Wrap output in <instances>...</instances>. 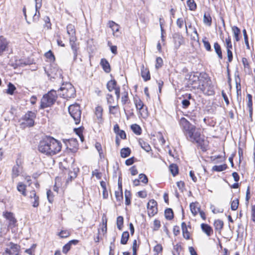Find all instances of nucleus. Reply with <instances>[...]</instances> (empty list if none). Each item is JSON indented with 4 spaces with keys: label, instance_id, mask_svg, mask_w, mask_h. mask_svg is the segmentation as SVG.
I'll use <instances>...</instances> for the list:
<instances>
[{
    "label": "nucleus",
    "instance_id": "f257e3e1",
    "mask_svg": "<svg viewBox=\"0 0 255 255\" xmlns=\"http://www.w3.org/2000/svg\"><path fill=\"white\" fill-rule=\"evenodd\" d=\"M60 141L51 136H46L39 143L38 149L39 152L47 155H54L61 150Z\"/></svg>",
    "mask_w": 255,
    "mask_h": 255
},
{
    "label": "nucleus",
    "instance_id": "f03ea898",
    "mask_svg": "<svg viewBox=\"0 0 255 255\" xmlns=\"http://www.w3.org/2000/svg\"><path fill=\"white\" fill-rule=\"evenodd\" d=\"M179 124L188 140L192 142H200V133L197 130L195 126L192 125L185 118L180 119Z\"/></svg>",
    "mask_w": 255,
    "mask_h": 255
},
{
    "label": "nucleus",
    "instance_id": "7ed1b4c3",
    "mask_svg": "<svg viewBox=\"0 0 255 255\" xmlns=\"http://www.w3.org/2000/svg\"><path fill=\"white\" fill-rule=\"evenodd\" d=\"M60 97L69 99L73 98L76 96V90L74 86L70 83L63 84L59 89L58 90L57 96Z\"/></svg>",
    "mask_w": 255,
    "mask_h": 255
},
{
    "label": "nucleus",
    "instance_id": "20e7f679",
    "mask_svg": "<svg viewBox=\"0 0 255 255\" xmlns=\"http://www.w3.org/2000/svg\"><path fill=\"white\" fill-rule=\"evenodd\" d=\"M57 98V94L54 90H50L45 94L41 100L40 108L44 109L50 107L55 102Z\"/></svg>",
    "mask_w": 255,
    "mask_h": 255
},
{
    "label": "nucleus",
    "instance_id": "39448f33",
    "mask_svg": "<svg viewBox=\"0 0 255 255\" xmlns=\"http://www.w3.org/2000/svg\"><path fill=\"white\" fill-rule=\"evenodd\" d=\"M69 113L71 117L74 119L75 123L79 124L81 121V111L78 104L70 105L68 108Z\"/></svg>",
    "mask_w": 255,
    "mask_h": 255
},
{
    "label": "nucleus",
    "instance_id": "423d86ee",
    "mask_svg": "<svg viewBox=\"0 0 255 255\" xmlns=\"http://www.w3.org/2000/svg\"><path fill=\"white\" fill-rule=\"evenodd\" d=\"M8 248H7L5 252V255H18L20 247L17 245L14 244L12 242L9 243L8 245Z\"/></svg>",
    "mask_w": 255,
    "mask_h": 255
},
{
    "label": "nucleus",
    "instance_id": "0eeeda50",
    "mask_svg": "<svg viewBox=\"0 0 255 255\" xmlns=\"http://www.w3.org/2000/svg\"><path fill=\"white\" fill-rule=\"evenodd\" d=\"M35 117L34 113L32 112H28L24 116V122L22 124L26 127H32L34 125V118Z\"/></svg>",
    "mask_w": 255,
    "mask_h": 255
},
{
    "label": "nucleus",
    "instance_id": "6e6552de",
    "mask_svg": "<svg viewBox=\"0 0 255 255\" xmlns=\"http://www.w3.org/2000/svg\"><path fill=\"white\" fill-rule=\"evenodd\" d=\"M48 76L54 79L62 78V70L56 66H51L50 71L48 72Z\"/></svg>",
    "mask_w": 255,
    "mask_h": 255
},
{
    "label": "nucleus",
    "instance_id": "1a4fd4ad",
    "mask_svg": "<svg viewBox=\"0 0 255 255\" xmlns=\"http://www.w3.org/2000/svg\"><path fill=\"white\" fill-rule=\"evenodd\" d=\"M23 167L21 165V161L20 160L17 159L16 164L13 167L12 170V178H15L19 176L20 173L22 171Z\"/></svg>",
    "mask_w": 255,
    "mask_h": 255
},
{
    "label": "nucleus",
    "instance_id": "9d476101",
    "mask_svg": "<svg viewBox=\"0 0 255 255\" xmlns=\"http://www.w3.org/2000/svg\"><path fill=\"white\" fill-rule=\"evenodd\" d=\"M147 207L149 216H153L157 213V202L154 200H150L147 203Z\"/></svg>",
    "mask_w": 255,
    "mask_h": 255
},
{
    "label": "nucleus",
    "instance_id": "9b49d317",
    "mask_svg": "<svg viewBox=\"0 0 255 255\" xmlns=\"http://www.w3.org/2000/svg\"><path fill=\"white\" fill-rule=\"evenodd\" d=\"M76 40L77 38H73L71 39H69V43L73 53V59L74 61L77 59L78 51L79 49V44L76 42Z\"/></svg>",
    "mask_w": 255,
    "mask_h": 255
},
{
    "label": "nucleus",
    "instance_id": "f8f14e48",
    "mask_svg": "<svg viewBox=\"0 0 255 255\" xmlns=\"http://www.w3.org/2000/svg\"><path fill=\"white\" fill-rule=\"evenodd\" d=\"M79 171V169L77 167H72V170H70L68 173V176L66 179V183L71 182L75 179L77 175V173Z\"/></svg>",
    "mask_w": 255,
    "mask_h": 255
},
{
    "label": "nucleus",
    "instance_id": "ddd939ff",
    "mask_svg": "<svg viewBox=\"0 0 255 255\" xmlns=\"http://www.w3.org/2000/svg\"><path fill=\"white\" fill-rule=\"evenodd\" d=\"M3 216L9 221V226L11 227L15 226L16 220L11 212H5L3 213Z\"/></svg>",
    "mask_w": 255,
    "mask_h": 255
},
{
    "label": "nucleus",
    "instance_id": "4468645a",
    "mask_svg": "<svg viewBox=\"0 0 255 255\" xmlns=\"http://www.w3.org/2000/svg\"><path fill=\"white\" fill-rule=\"evenodd\" d=\"M29 198L34 200L33 201L31 202L32 206L34 208L37 207L39 205V198L36 195L34 190H32L30 192Z\"/></svg>",
    "mask_w": 255,
    "mask_h": 255
},
{
    "label": "nucleus",
    "instance_id": "2eb2a0df",
    "mask_svg": "<svg viewBox=\"0 0 255 255\" xmlns=\"http://www.w3.org/2000/svg\"><path fill=\"white\" fill-rule=\"evenodd\" d=\"M173 38L175 43V46L176 49H178L181 45L184 43V38L182 36L179 34H175L173 36Z\"/></svg>",
    "mask_w": 255,
    "mask_h": 255
},
{
    "label": "nucleus",
    "instance_id": "dca6fc26",
    "mask_svg": "<svg viewBox=\"0 0 255 255\" xmlns=\"http://www.w3.org/2000/svg\"><path fill=\"white\" fill-rule=\"evenodd\" d=\"M67 33L69 35V39L76 38V30L74 25L72 24H69L67 26Z\"/></svg>",
    "mask_w": 255,
    "mask_h": 255
},
{
    "label": "nucleus",
    "instance_id": "f3484780",
    "mask_svg": "<svg viewBox=\"0 0 255 255\" xmlns=\"http://www.w3.org/2000/svg\"><path fill=\"white\" fill-rule=\"evenodd\" d=\"M141 76L144 81H147L150 79V75L149 70L144 67L143 65L141 68Z\"/></svg>",
    "mask_w": 255,
    "mask_h": 255
},
{
    "label": "nucleus",
    "instance_id": "a211bd4d",
    "mask_svg": "<svg viewBox=\"0 0 255 255\" xmlns=\"http://www.w3.org/2000/svg\"><path fill=\"white\" fill-rule=\"evenodd\" d=\"M8 42L3 36H0V55L5 51L7 47Z\"/></svg>",
    "mask_w": 255,
    "mask_h": 255
},
{
    "label": "nucleus",
    "instance_id": "6ab92c4d",
    "mask_svg": "<svg viewBox=\"0 0 255 255\" xmlns=\"http://www.w3.org/2000/svg\"><path fill=\"white\" fill-rule=\"evenodd\" d=\"M100 64L104 70V71L107 73H109L111 71V67L108 61L104 58H103L101 60Z\"/></svg>",
    "mask_w": 255,
    "mask_h": 255
},
{
    "label": "nucleus",
    "instance_id": "aec40b11",
    "mask_svg": "<svg viewBox=\"0 0 255 255\" xmlns=\"http://www.w3.org/2000/svg\"><path fill=\"white\" fill-rule=\"evenodd\" d=\"M201 228L202 231L208 236H210L213 233V230L212 228L206 224H202Z\"/></svg>",
    "mask_w": 255,
    "mask_h": 255
},
{
    "label": "nucleus",
    "instance_id": "412c9836",
    "mask_svg": "<svg viewBox=\"0 0 255 255\" xmlns=\"http://www.w3.org/2000/svg\"><path fill=\"white\" fill-rule=\"evenodd\" d=\"M119 87L117 86V82L114 79L109 81L107 84V88L109 92H112L113 90H116V89Z\"/></svg>",
    "mask_w": 255,
    "mask_h": 255
},
{
    "label": "nucleus",
    "instance_id": "4be33fe9",
    "mask_svg": "<svg viewBox=\"0 0 255 255\" xmlns=\"http://www.w3.org/2000/svg\"><path fill=\"white\" fill-rule=\"evenodd\" d=\"M138 143L141 147L146 152H149L151 150V147L149 144L146 142L144 141L142 139H139Z\"/></svg>",
    "mask_w": 255,
    "mask_h": 255
},
{
    "label": "nucleus",
    "instance_id": "5701e85b",
    "mask_svg": "<svg viewBox=\"0 0 255 255\" xmlns=\"http://www.w3.org/2000/svg\"><path fill=\"white\" fill-rule=\"evenodd\" d=\"M103 111V110L102 107L98 106L96 108L95 114L97 119L100 122L102 121Z\"/></svg>",
    "mask_w": 255,
    "mask_h": 255
},
{
    "label": "nucleus",
    "instance_id": "b1692460",
    "mask_svg": "<svg viewBox=\"0 0 255 255\" xmlns=\"http://www.w3.org/2000/svg\"><path fill=\"white\" fill-rule=\"evenodd\" d=\"M214 48L215 49V51L217 54L218 56V57L220 59H222L223 58L222 52L221 50V48L220 45L219 44L218 42H215L214 44Z\"/></svg>",
    "mask_w": 255,
    "mask_h": 255
},
{
    "label": "nucleus",
    "instance_id": "393cba45",
    "mask_svg": "<svg viewBox=\"0 0 255 255\" xmlns=\"http://www.w3.org/2000/svg\"><path fill=\"white\" fill-rule=\"evenodd\" d=\"M196 203H191L190 204V210L194 216H195L200 210V208L197 207Z\"/></svg>",
    "mask_w": 255,
    "mask_h": 255
},
{
    "label": "nucleus",
    "instance_id": "a878e982",
    "mask_svg": "<svg viewBox=\"0 0 255 255\" xmlns=\"http://www.w3.org/2000/svg\"><path fill=\"white\" fill-rule=\"evenodd\" d=\"M129 239V233L128 231L124 232L122 235L121 243L123 245H126Z\"/></svg>",
    "mask_w": 255,
    "mask_h": 255
},
{
    "label": "nucleus",
    "instance_id": "bb28decb",
    "mask_svg": "<svg viewBox=\"0 0 255 255\" xmlns=\"http://www.w3.org/2000/svg\"><path fill=\"white\" fill-rule=\"evenodd\" d=\"M17 190L20 192L23 196H26V186L21 182H19L17 186Z\"/></svg>",
    "mask_w": 255,
    "mask_h": 255
},
{
    "label": "nucleus",
    "instance_id": "cd10ccee",
    "mask_svg": "<svg viewBox=\"0 0 255 255\" xmlns=\"http://www.w3.org/2000/svg\"><path fill=\"white\" fill-rule=\"evenodd\" d=\"M132 131L137 135H140L141 133V129L139 126L137 124L132 125L130 127Z\"/></svg>",
    "mask_w": 255,
    "mask_h": 255
},
{
    "label": "nucleus",
    "instance_id": "c85d7f7f",
    "mask_svg": "<svg viewBox=\"0 0 255 255\" xmlns=\"http://www.w3.org/2000/svg\"><path fill=\"white\" fill-rule=\"evenodd\" d=\"M130 152L129 148H123L121 150V155L123 158H126L130 155Z\"/></svg>",
    "mask_w": 255,
    "mask_h": 255
},
{
    "label": "nucleus",
    "instance_id": "c756f323",
    "mask_svg": "<svg viewBox=\"0 0 255 255\" xmlns=\"http://www.w3.org/2000/svg\"><path fill=\"white\" fill-rule=\"evenodd\" d=\"M204 23L208 26H211L212 24V18L209 13H205L203 17Z\"/></svg>",
    "mask_w": 255,
    "mask_h": 255
},
{
    "label": "nucleus",
    "instance_id": "7c9ffc66",
    "mask_svg": "<svg viewBox=\"0 0 255 255\" xmlns=\"http://www.w3.org/2000/svg\"><path fill=\"white\" fill-rule=\"evenodd\" d=\"M165 217L166 219L170 220L173 218V212L171 209L168 208L165 211Z\"/></svg>",
    "mask_w": 255,
    "mask_h": 255
},
{
    "label": "nucleus",
    "instance_id": "2f4dec72",
    "mask_svg": "<svg viewBox=\"0 0 255 255\" xmlns=\"http://www.w3.org/2000/svg\"><path fill=\"white\" fill-rule=\"evenodd\" d=\"M109 25L114 32L119 31L120 26L115 22L113 21H109Z\"/></svg>",
    "mask_w": 255,
    "mask_h": 255
},
{
    "label": "nucleus",
    "instance_id": "473e14b6",
    "mask_svg": "<svg viewBox=\"0 0 255 255\" xmlns=\"http://www.w3.org/2000/svg\"><path fill=\"white\" fill-rule=\"evenodd\" d=\"M223 222L220 220H216L214 223V226L216 230L221 231L223 227Z\"/></svg>",
    "mask_w": 255,
    "mask_h": 255
},
{
    "label": "nucleus",
    "instance_id": "72a5a7b5",
    "mask_svg": "<svg viewBox=\"0 0 255 255\" xmlns=\"http://www.w3.org/2000/svg\"><path fill=\"white\" fill-rule=\"evenodd\" d=\"M227 168V165L225 164L220 165H215L212 167V170L220 172L225 170Z\"/></svg>",
    "mask_w": 255,
    "mask_h": 255
},
{
    "label": "nucleus",
    "instance_id": "f704fd0d",
    "mask_svg": "<svg viewBox=\"0 0 255 255\" xmlns=\"http://www.w3.org/2000/svg\"><path fill=\"white\" fill-rule=\"evenodd\" d=\"M232 30L236 40L238 41L240 40L239 36L241 33L240 29L237 26H234L232 27Z\"/></svg>",
    "mask_w": 255,
    "mask_h": 255
},
{
    "label": "nucleus",
    "instance_id": "c9c22d12",
    "mask_svg": "<svg viewBox=\"0 0 255 255\" xmlns=\"http://www.w3.org/2000/svg\"><path fill=\"white\" fill-rule=\"evenodd\" d=\"M124 223V218L122 216H119L117 219V228L119 230H122L123 229Z\"/></svg>",
    "mask_w": 255,
    "mask_h": 255
},
{
    "label": "nucleus",
    "instance_id": "e433bc0d",
    "mask_svg": "<svg viewBox=\"0 0 255 255\" xmlns=\"http://www.w3.org/2000/svg\"><path fill=\"white\" fill-rule=\"evenodd\" d=\"M207 38L206 37H204L202 39V42L203 43L204 47L206 49V50L208 51H211V46L209 43V42L207 40Z\"/></svg>",
    "mask_w": 255,
    "mask_h": 255
},
{
    "label": "nucleus",
    "instance_id": "4c0bfd02",
    "mask_svg": "<svg viewBox=\"0 0 255 255\" xmlns=\"http://www.w3.org/2000/svg\"><path fill=\"white\" fill-rule=\"evenodd\" d=\"M169 169L172 174L175 176L178 173V166L174 164H171L169 166Z\"/></svg>",
    "mask_w": 255,
    "mask_h": 255
},
{
    "label": "nucleus",
    "instance_id": "58836bf2",
    "mask_svg": "<svg viewBox=\"0 0 255 255\" xmlns=\"http://www.w3.org/2000/svg\"><path fill=\"white\" fill-rule=\"evenodd\" d=\"M187 4L191 10H195L196 9L197 5L194 0H188Z\"/></svg>",
    "mask_w": 255,
    "mask_h": 255
},
{
    "label": "nucleus",
    "instance_id": "ea45409f",
    "mask_svg": "<svg viewBox=\"0 0 255 255\" xmlns=\"http://www.w3.org/2000/svg\"><path fill=\"white\" fill-rule=\"evenodd\" d=\"M134 103L137 110L140 111L143 109L144 104L143 102L139 99L134 100Z\"/></svg>",
    "mask_w": 255,
    "mask_h": 255
},
{
    "label": "nucleus",
    "instance_id": "a19ab883",
    "mask_svg": "<svg viewBox=\"0 0 255 255\" xmlns=\"http://www.w3.org/2000/svg\"><path fill=\"white\" fill-rule=\"evenodd\" d=\"M16 88L14 85L11 83H9L8 84V89H7L6 93L9 95H13L14 91L15 90Z\"/></svg>",
    "mask_w": 255,
    "mask_h": 255
},
{
    "label": "nucleus",
    "instance_id": "79ce46f5",
    "mask_svg": "<svg viewBox=\"0 0 255 255\" xmlns=\"http://www.w3.org/2000/svg\"><path fill=\"white\" fill-rule=\"evenodd\" d=\"M125 202L127 205H129L130 204V192L129 191L126 190L125 192Z\"/></svg>",
    "mask_w": 255,
    "mask_h": 255
},
{
    "label": "nucleus",
    "instance_id": "37998d69",
    "mask_svg": "<svg viewBox=\"0 0 255 255\" xmlns=\"http://www.w3.org/2000/svg\"><path fill=\"white\" fill-rule=\"evenodd\" d=\"M43 20L45 22V24L44 25V27H46L47 29H50L51 24L50 23L49 17L47 16H44L43 18Z\"/></svg>",
    "mask_w": 255,
    "mask_h": 255
},
{
    "label": "nucleus",
    "instance_id": "c03bdc74",
    "mask_svg": "<svg viewBox=\"0 0 255 255\" xmlns=\"http://www.w3.org/2000/svg\"><path fill=\"white\" fill-rule=\"evenodd\" d=\"M38 9H36L35 8V12L34 14L33 15V18H32L33 22H36L39 19V18L40 16V12Z\"/></svg>",
    "mask_w": 255,
    "mask_h": 255
},
{
    "label": "nucleus",
    "instance_id": "a18cd8bd",
    "mask_svg": "<svg viewBox=\"0 0 255 255\" xmlns=\"http://www.w3.org/2000/svg\"><path fill=\"white\" fill-rule=\"evenodd\" d=\"M58 235L62 238H66L70 235V233L67 230H62L59 233Z\"/></svg>",
    "mask_w": 255,
    "mask_h": 255
},
{
    "label": "nucleus",
    "instance_id": "49530a36",
    "mask_svg": "<svg viewBox=\"0 0 255 255\" xmlns=\"http://www.w3.org/2000/svg\"><path fill=\"white\" fill-rule=\"evenodd\" d=\"M239 206V200L238 199L234 200L231 203V209L233 211L236 210Z\"/></svg>",
    "mask_w": 255,
    "mask_h": 255
},
{
    "label": "nucleus",
    "instance_id": "de8ad7c7",
    "mask_svg": "<svg viewBox=\"0 0 255 255\" xmlns=\"http://www.w3.org/2000/svg\"><path fill=\"white\" fill-rule=\"evenodd\" d=\"M115 196L117 201H121L123 198L122 191H116Z\"/></svg>",
    "mask_w": 255,
    "mask_h": 255
},
{
    "label": "nucleus",
    "instance_id": "09e8293b",
    "mask_svg": "<svg viewBox=\"0 0 255 255\" xmlns=\"http://www.w3.org/2000/svg\"><path fill=\"white\" fill-rule=\"evenodd\" d=\"M226 42V46L227 48V50L228 49H232V44L231 42V39L230 37L229 36L225 40Z\"/></svg>",
    "mask_w": 255,
    "mask_h": 255
},
{
    "label": "nucleus",
    "instance_id": "8fccbe9b",
    "mask_svg": "<svg viewBox=\"0 0 255 255\" xmlns=\"http://www.w3.org/2000/svg\"><path fill=\"white\" fill-rule=\"evenodd\" d=\"M162 64L163 60L162 58L160 57H157L156 59L155 68L158 69L162 66Z\"/></svg>",
    "mask_w": 255,
    "mask_h": 255
},
{
    "label": "nucleus",
    "instance_id": "3c124183",
    "mask_svg": "<svg viewBox=\"0 0 255 255\" xmlns=\"http://www.w3.org/2000/svg\"><path fill=\"white\" fill-rule=\"evenodd\" d=\"M139 179L143 183H147L148 182V179L147 176L144 174H140L139 175Z\"/></svg>",
    "mask_w": 255,
    "mask_h": 255
},
{
    "label": "nucleus",
    "instance_id": "603ef678",
    "mask_svg": "<svg viewBox=\"0 0 255 255\" xmlns=\"http://www.w3.org/2000/svg\"><path fill=\"white\" fill-rule=\"evenodd\" d=\"M106 99L107 101V103L109 105H111L114 103V99L113 96L111 94H108L106 96Z\"/></svg>",
    "mask_w": 255,
    "mask_h": 255
},
{
    "label": "nucleus",
    "instance_id": "864d4df0",
    "mask_svg": "<svg viewBox=\"0 0 255 255\" xmlns=\"http://www.w3.org/2000/svg\"><path fill=\"white\" fill-rule=\"evenodd\" d=\"M243 35H244V39H245V44H246L247 47L248 48H249L250 46H249V43L248 39V35H247V33L246 32V30L245 29H244L243 30Z\"/></svg>",
    "mask_w": 255,
    "mask_h": 255
},
{
    "label": "nucleus",
    "instance_id": "5fc2aeb1",
    "mask_svg": "<svg viewBox=\"0 0 255 255\" xmlns=\"http://www.w3.org/2000/svg\"><path fill=\"white\" fill-rule=\"evenodd\" d=\"M153 250L156 253V254L158 255V253L162 251V247L160 244H157L154 247Z\"/></svg>",
    "mask_w": 255,
    "mask_h": 255
},
{
    "label": "nucleus",
    "instance_id": "6e6d98bb",
    "mask_svg": "<svg viewBox=\"0 0 255 255\" xmlns=\"http://www.w3.org/2000/svg\"><path fill=\"white\" fill-rule=\"evenodd\" d=\"M251 218L252 221L255 223V205L251 206Z\"/></svg>",
    "mask_w": 255,
    "mask_h": 255
},
{
    "label": "nucleus",
    "instance_id": "4d7b16f0",
    "mask_svg": "<svg viewBox=\"0 0 255 255\" xmlns=\"http://www.w3.org/2000/svg\"><path fill=\"white\" fill-rule=\"evenodd\" d=\"M242 63L245 68L249 69L250 68V64L246 58H242Z\"/></svg>",
    "mask_w": 255,
    "mask_h": 255
},
{
    "label": "nucleus",
    "instance_id": "13d9d810",
    "mask_svg": "<svg viewBox=\"0 0 255 255\" xmlns=\"http://www.w3.org/2000/svg\"><path fill=\"white\" fill-rule=\"evenodd\" d=\"M160 227V222L158 220H155L153 223V230L156 231L158 230Z\"/></svg>",
    "mask_w": 255,
    "mask_h": 255
},
{
    "label": "nucleus",
    "instance_id": "bf43d9fd",
    "mask_svg": "<svg viewBox=\"0 0 255 255\" xmlns=\"http://www.w3.org/2000/svg\"><path fill=\"white\" fill-rule=\"evenodd\" d=\"M118 107V105H117L116 106H111V105H110L109 106V112L111 114H116L117 112L115 111V110H116L117 109V108Z\"/></svg>",
    "mask_w": 255,
    "mask_h": 255
},
{
    "label": "nucleus",
    "instance_id": "052dcab7",
    "mask_svg": "<svg viewBox=\"0 0 255 255\" xmlns=\"http://www.w3.org/2000/svg\"><path fill=\"white\" fill-rule=\"evenodd\" d=\"M71 246L70 245H69L68 244V243L67 244H66V245H65L63 246V249H62L63 253L64 254H67L68 253V252L70 250Z\"/></svg>",
    "mask_w": 255,
    "mask_h": 255
},
{
    "label": "nucleus",
    "instance_id": "680f3d73",
    "mask_svg": "<svg viewBox=\"0 0 255 255\" xmlns=\"http://www.w3.org/2000/svg\"><path fill=\"white\" fill-rule=\"evenodd\" d=\"M45 55L46 58L49 59L51 60H54V59H55L53 54L50 50H49L48 52H46L45 53Z\"/></svg>",
    "mask_w": 255,
    "mask_h": 255
},
{
    "label": "nucleus",
    "instance_id": "e2e57ef3",
    "mask_svg": "<svg viewBox=\"0 0 255 255\" xmlns=\"http://www.w3.org/2000/svg\"><path fill=\"white\" fill-rule=\"evenodd\" d=\"M184 23V21L182 18H179L177 19L176 24L179 28H181L183 27Z\"/></svg>",
    "mask_w": 255,
    "mask_h": 255
},
{
    "label": "nucleus",
    "instance_id": "0e129e2a",
    "mask_svg": "<svg viewBox=\"0 0 255 255\" xmlns=\"http://www.w3.org/2000/svg\"><path fill=\"white\" fill-rule=\"evenodd\" d=\"M190 102L188 99H184L182 101V105L183 108L186 109L190 105Z\"/></svg>",
    "mask_w": 255,
    "mask_h": 255
},
{
    "label": "nucleus",
    "instance_id": "69168bd1",
    "mask_svg": "<svg viewBox=\"0 0 255 255\" xmlns=\"http://www.w3.org/2000/svg\"><path fill=\"white\" fill-rule=\"evenodd\" d=\"M128 100V92H125L124 93V95L122 97V102L123 104H126Z\"/></svg>",
    "mask_w": 255,
    "mask_h": 255
},
{
    "label": "nucleus",
    "instance_id": "338daca9",
    "mask_svg": "<svg viewBox=\"0 0 255 255\" xmlns=\"http://www.w3.org/2000/svg\"><path fill=\"white\" fill-rule=\"evenodd\" d=\"M177 186L180 190L183 191L184 188L185 184L183 182L180 181L177 182Z\"/></svg>",
    "mask_w": 255,
    "mask_h": 255
},
{
    "label": "nucleus",
    "instance_id": "774afa93",
    "mask_svg": "<svg viewBox=\"0 0 255 255\" xmlns=\"http://www.w3.org/2000/svg\"><path fill=\"white\" fill-rule=\"evenodd\" d=\"M227 50V56L228 60L229 62H231L233 59V54L231 51V49H228Z\"/></svg>",
    "mask_w": 255,
    "mask_h": 255
}]
</instances>
